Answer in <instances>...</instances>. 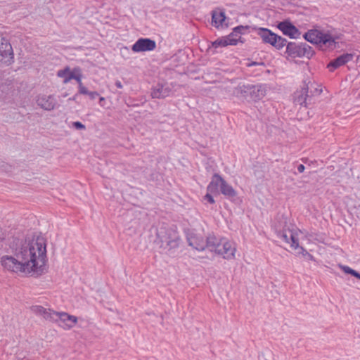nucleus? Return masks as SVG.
I'll list each match as a JSON object with an SVG mask.
<instances>
[{
    "label": "nucleus",
    "instance_id": "nucleus-20",
    "mask_svg": "<svg viewBox=\"0 0 360 360\" xmlns=\"http://www.w3.org/2000/svg\"><path fill=\"white\" fill-rule=\"evenodd\" d=\"M73 72L74 69L71 70L69 67H66L62 70H59L57 72V76L63 79V82L64 84H67L71 79H72Z\"/></svg>",
    "mask_w": 360,
    "mask_h": 360
},
{
    "label": "nucleus",
    "instance_id": "nucleus-7",
    "mask_svg": "<svg viewBox=\"0 0 360 360\" xmlns=\"http://www.w3.org/2000/svg\"><path fill=\"white\" fill-rule=\"evenodd\" d=\"M258 34L266 44H269L276 49H281L285 46L286 40L280 36L271 32L269 30L261 28Z\"/></svg>",
    "mask_w": 360,
    "mask_h": 360
},
{
    "label": "nucleus",
    "instance_id": "nucleus-27",
    "mask_svg": "<svg viewBox=\"0 0 360 360\" xmlns=\"http://www.w3.org/2000/svg\"><path fill=\"white\" fill-rule=\"evenodd\" d=\"M79 93L81 94L88 95L89 91L83 85V84H80V86H78Z\"/></svg>",
    "mask_w": 360,
    "mask_h": 360
},
{
    "label": "nucleus",
    "instance_id": "nucleus-14",
    "mask_svg": "<svg viewBox=\"0 0 360 360\" xmlns=\"http://www.w3.org/2000/svg\"><path fill=\"white\" fill-rule=\"evenodd\" d=\"M30 309L37 316L52 322V317H53L55 311L51 309H46L40 305H33L31 307Z\"/></svg>",
    "mask_w": 360,
    "mask_h": 360
},
{
    "label": "nucleus",
    "instance_id": "nucleus-30",
    "mask_svg": "<svg viewBox=\"0 0 360 360\" xmlns=\"http://www.w3.org/2000/svg\"><path fill=\"white\" fill-rule=\"evenodd\" d=\"M304 166L303 165H300L297 167V170L299 172L302 173L304 171Z\"/></svg>",
    "mask_w": 360,
    "mask_h": 360
},
{
    "label": "nucleus",
    "instance_id": "nucleus-26",
    "mask_svg": "<svg viewBox=\"0 0 360 360\" xmlns=\"http://www.w3.org/2000/svg\"><path fill=\"white\" fill-rule=\"evenodd\" d=\"M72 126L77 129H85V126L80 122H73Z\"/></svg>",
    "mask_w": 360,
    "mask_h": 360
},
{
    "label": "nucleus",
    "instance_id": "nucleus-21",
    "mask_svg": "<svg viewBox=\"0 0 360 360\" xmlns=\"http://www.w3.org/2000/svg\"><path fill=\"white\" fill-rule=\"evenodd\" d=\"M212 22H224L226 20L225 11L222 8H217L212 11Z\"/></svg>",
    "mask_w": 360,
    "mask_h": 360
},
{
    "label": "nucleus",
    "instance_id": "nucleus-4",
    "mask_svg": "<svg viewBox=\"0 0 360 360\" xmlns=\"http://www.w3.org/2000/svg\"><path fill=\"white\" fill-rule=\"evenodd\" d=\"M314 54V51L308 44H296L295 42L288 43L285 52V58L288 60L304 57L310 58Z\"/></svg>",
    "mask_w": 360,
    "mask_h": 360
},
{
    "label": "nucleus",
    "instance_id": "nucleus-5",
    "mask_svg": "<svg viewBox=\"0 0 360 360\" xmlns=\"http://www.w3.org/2000/svg\"><path fill=\"white\" fill-rule=\"evenodd\" d=\"M248 27L238 26L233 29V31L226 37L219 38L212 43V45L207 49V51H212L218 47H225L229 45L234 46L240 41L242 30H245ZM214 50H213V52Z\"/></svg>",
    "mask_w": 360,
    "mask_h": 360
},
{
    "label": "nucleus",
    "instance_id": "nucleus-24",
    "mask_svg": "<svg viewBox=\"0 0 360 360\" xmlns=\"http://www.w3.org/2000/svg\"><path fill=\"white\" fill-rule=\"evenodd\" d=\"M72 79H75L77 82L78 86H80V84H82V75H81L79 69H78V68H75L74 69Z\"/></svg>",
    "mask_w": 360,
    "mask_h": 360
},
{
    "label": "nucleus",
    "instance_id": "nucleus-13",
    "mask_svg": "<svg viewBox=\"0 0 360 360\" xmlns=\"http://www.w3.org/2000/svg\"><path fill=\"white\" fill-rule=\"evenodd\" d=\"M13 58V49L8 40L0 34V60L10 63Z\"/></svg>",
    "mask_w": 360,
    "mask_h": 360
},
{
    "label": "nucleus",
    "instance_id": "nucleus-28",
    "mask_svg": "<svg viewBox=\"0 0 360 360\" xmlns=\"http://www.w3.org/2000/svg\"><path fill=\"white\" fill-rule=\"evenodd\" d=\"M212 193L211 192H209L207 191V193L205 195V198L207 199V200L210 202V203H214V198L211 195Z\"/></svg>",
    "mask_w": 360,
    "mask_h": 360
},
{
    "label": "nucleus",
    "instance_id": "nucleus-16",
    "mask_svg": "<svg viewBox=\"0 0 360 360\" xmlns=\"http://www.w3.org/2000/svg\"><path fill=\"white\" fill-rule=\"evenodd\" d=\"M353 55L350 53H345L338 57L336 59L332 60L328 65V68L330 71H334L338 68L346 64L352 60Z\"/></svg>",
    "mask_w": 360,
    "mask_h": 360
},
{
    "label": "nucleus",
    "instance_id": "nucleus-15",
    "mask_svg": "<svg viewBox=\"0 0 360 360\" xmlns=\"http://www.w3.org/2000/svg\"><path fill=\"white\" fill-rule=\"evenodd\" d=\"M187 240L190 247L194 251L201 252L202 250V239L195 232L190 231L186 234Z\"/></svg>",
    "mask_w": 360,
    "mask_h": 360
},
{
    "label": "nucleus",
    "instance_id": "nucleus-23",
    "mask_svg": "<svg viewBox=\"0 0 360 360\" xmlns=\"http://www.w3.org/2000/svg\"><path fill=\"white\" fill-rule=\"evenodd\" d=\"M173 238L172 239H165L162 240L164 242L167 243V245L171 248H175L179 245V237L176 236L174 231H172Z\"/></svg>",
    "mask_w": 360,
    "mask_h": 360
},
{
    "label": "nucleus",
    "instance_id": "nucleus-29",
    "mask_svg": "<svg viewBox=\"0 0 360 360\" xmlns=\"http://www.w3.org/2000/svg\"><path fill=\"white\" fill-rule=\"evenodd\" d=\"M88 96L91 99H95L98 96V94L96 91H89Z\"/></svg>",
    "mask_w": 360,
    "mask_h": 360
},
{
    "label": "nucleus",
    "instance_id": "nucleus-11",
    "mask_svg": "<svg viewBox=\"0 0 360 360\" xmlns=\"http://www.w3.org/2000/svg\"><path fill=\"white\" fill-rule=\"evenodd\" d=\"M36 103L40 108L47 111L53 110L57 105V101L54 96L44 94L37 96Z\"/></svg>",
    "mask_w": 360,
    "mask_h": 360
},
{
    "label": "nucleus",
    "instance_id": "nucleus-9",
    "mask_svg": "<svg viewBox=\"0 0 360 360\" xmlns=\"http://www.w3.org/2000/svg\"><path fill=\"white\" fill-rule=\"evenodd\" d=\"M175 85L173 83L158 84L153 87L151 96L154 98H164L172 96L176 91Z\"/></svg>",
    "mask_w": 360,
    "mask_h": 360
},
{
    "label": "nucleus",
    "instance_id": "nucleus-6",
    "mask_svg": "<svg viewBox=\"0 0 360 360\" xmlns=\"http://www.w3.org/2000/svg\"><path fill=\"white\" fill-rule=\"evenodd\" d=\"M220 187L221 193L229 197H234L236 195L233 187L228 184L219 175L215 174L212 179V181L207 186V191L212 194L218 193V188Z\"/></svg>",
    "mask_w": 360,
    "mask_h": 360
},
{
    "label": "nucleus",
    "instance_id": "nucleus-2",
    "mask_svg": "<svg viewBox=\"0 0 360 360\" xmlns=\"http://www.w3.org/2000/svg\"><path fill=\"white\" fill-rule=\"evenodd\" d=\"M206 248L224 259L232 260L237 252L236 243L226 238H217L212 236L207 238Z\"/></svg>",
    "mask_w": 360,
    "mask_h": 360
},
{
    "label": "nucleus",
    "instance_id": "nucleus-22",
    "mask_svg": "<svg viewBox=\"0 0 360 360\" xmlns=\"http://www.w3.org/2000/svg\"><path fill=\"white\" fill-rule=\"evenodd\" d=\"M340 268L342 270V271L345 274H350L360 280V274L358 273L354 269L346 265H340Z\"/></svg>",
    "mask_w": 360,
    "mask_h": 360
},
{
    "label": "nucleus",
    "instance_id": "nucleus-25",
    "mask_svg": "<svg viewBox=\"0 0 360 360\" xmlns=\"http://www.w3.org/2000/svg\"><path fill=\"white\" fill-rule=\"evenodd\" d=\"M300 250L299 253L302 254V256L307 257L309 260L314 261V257L312 255L309 253L307 250H305L304 248L300 247L297 249Z\"/></svg>",
    "mask_w": 360,
    "mask_h": 360
},
{
    "label": "nucleus",
    "instance_id": "nucleus-10",
    "mask_svg": "<svg viewBox=\"0 0 360 360\" xmlns=\"http://www.w3.org/2000/svg\"><path fill=\"white\" fill-rule=\"evenodd\" d=\"M300 231L297 228L284 230L282 234L283 240L290 245L292 250H297L300 248L299 236Z\"/></svg>",
    "mask_w": 360,
    "mask_h": 360
},
{
    "label": "nucleus",
    "instance_id": "nucleus-17",
    "mask_svg": "<svg viewBox=\"0 0 360 360\" xmlns=\"http://www.w3.org/2000/svg\"><path fill=\"white\" fill-rule=\"evenodd\" d=\"M278 27L283 34L290 38L297 39L300 36V31L293 24H278Z\"/></svg>",
    "mask_w": 360,
    "mask_h": 360
},
{
    "label": "nucleus",
    "instance_id": "nucleus-19",
    "mask_svg": "<svg viewBox=\"0 0 360 360\" xmlns=\"http://www.w3.org/2000/svg\"><path fill=\"white\" fill-rule=\"evenodd\" d=\"M308 91L309 86L305 84L300 91L295 93V101L300 105L305 104L308 97Z\"/></svg>",
    "mask_w": 360,
    "mask_h": 360
},
{
    "label": "nucleus",
    "instance_id": "nucleus-12",
    "mask_svg": "<svg viewBox=\"0 0 360 360\" xmlns=\"http://www.w3.org/2000/svg\"><path fill=\"white\" fill-rule=\"evenodd\" d=\"M156 47L155 41L148 38L139 39L131 47V50L135 53L151 51Z\"/></svg>",
    "mask_w": 360,
    "mask_h": 360
},
{
    "label": "nucleus",
    "instance_id": "nucleus-1",
    "mask_svg": "<svg viewBox=\"0 0 360 360\" xmlns=\"http://www.w3.org/2000/svg\"><path fill=\"white\" fill-rule=\"evenodd\" d=\"M46 262V242L41 234L27 237L15 248L13 255L1 258L3 268L22 275H41Z\"/></svg>",
    "mask_w": 360,
    "mask_h": 360
},
{
    "label": "nucleus",
    "instance_id": "nucleus-31",
    "mask_svg": "<svg viewBox=\"0 0 360 360\" xmlns=\"http://www.w3.org/2000/svg\"><path fill=\"white\" fill-rule=\"evenodd\" d=\"M115 86L119 89H122L123 87L121 82L118 80L115 82Z\"/></svg>",
    "mask_w": 360,
    "mask_h": 360
},
{
    "label": "nucleus",
    "instance_id": "nucleus-3",
    "mask_svg": "<svg viewBox=\"0 0 360 360\" xmlns=\"http://www.w3.org/2000/svg\"><path fill=\"white\" fill-rule=\"evenodd\" d=\"M304 37L307 41L319 46L323 50H333L337 47L341 36L329 31L311 30L304 34Z\"/></svg>",
    "mask_w": 360,
    "mask_h": 360
},
{
    "label": "nucleus",
    "instance_id": "nucleus-18",
    "mask_svg": "<svg viewBox=\"0 0 360 360\" xmlns=\"http://www.w3.org/2000/svg\"><path fill=\"white\" fill-rule=\"evenodd\" d=\"M255 86H238L236 89L234 91V94L237 97H241L247 98L248 95L250 94V98L252 101H256V98L253 96V94L255 93Z\"/></svg>",
    "mask_w": 360,
    "mask_h": 360
},
{
    "label": "nucleus",
    "instance_id": "nucleus-32",
    "mask_svg": "<svg viewBox=\"0 0 360 360\" xmlns=\"http://www.w3.org/2000/svg\"><path fill=\"white\" fill-rule=\"evenodd\" d=\"M104 101H105V98H103V97H100V98H99V103H100V105H101V106H103V102Z\"/></svg>",
    "mask_w": 360,
    "mask_h": 360
},
{
    "label": "nucleus",
    "instance_id": "nucleus-33",
    "mask_svg": "<svg viewBox=\"0 0 360 360\" xmlns=\"http://www.w3.org/2000/svg\"><path fill=\"white\" fill-rule=\"evenodd\" d=\"M75 97H76V96H75L72 99L75 100Z\"/></svg>",
    "mask_w": 360,
    "mask_h": 360
},
{
    "label": "nucleus",
    "instance_id": "nucleus-8",
    "mask_svg": "<svg viewBox=\"0 0 360 360\" xmlns=\"http://www.w3.org/2000/svg\"><path fill=\"white\" fill-rule=\"evenodd\" d=\"M52 322L56 323L65 330H70L77 323V318L65 312L55 311L53 317H52Z\"/></svg>",
    "mask_w": 360,
    "mask_h": 360
}]
</instances>
